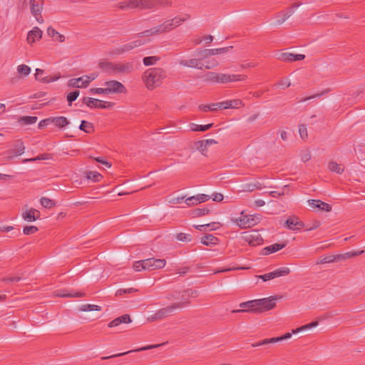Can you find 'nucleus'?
Listing matches in <instances>:
<instances>
[{
  "label": "nucleus",
  "instance_id": "f257e3e1",
  "mask_svg": "<svg viewBox=\"0 0 365 365\" xmlns=\"http://www.w3.org/2000/svg\"><path fill=\"white\" fill-rule=\"evenodd\" d=\"M98 67L111 76H125L134 71L133 62H112L103 59L99 61Z\"/></svg>",
  "mask_w": 365,
  "mask_h": 365
},
{
  "label": "nucleus",
  "instance_id": "f03ea898",
  "mask_svg": "<svg viewBox=\"0 0 365 365\" xmlns=\"http://www.w3.org/2000/svg\"><path fill=\"white\" fill-rule=\"evenodd\" d=\"M171 5L170 0H125L118 3L115 7L120 10L128 9H152L158 6H168Z\"/></svg>",
  "mask_w": 365,
  "mask_h": 365
},
{
  "label": "nucleus",
  "instance_id": "7ed1b4c3",
  "mask_svg": "<svg viewBox=\"0 0 365 365\" xmlns=\"http://www.w3.org/2000/svg\"><path fill=\"white\" fill-rule=\"evenodd\" d=\"M190 18V16L186 14L184 17L176 16L172 19L165 21L160 25L154 26L150 29L145 30L138 34V36H149L157 35L162 33L168 32L173 29L179 26L182 22L185 21Z\"/></svg>",
  "mask_w": 365,
  "mask_h": 365
},
{
  "label": "nucleus",
  "instance_id": "20e7f679",
  "mask_svg": "<svg viewBox=\"0 0 365 365\" xmlns=\"http://www.w3.org/2000/svg\"><path fill=\"white\" fill-rule=\"evenodd\" d=\"M167 77L165 69L156 67L146 70L143 75V80L149 90H153L161 85L163 79Z\"/></svg>",
  "mask_w": 365,
  "mask_h": 365
},
{
  "label": "nucleus",
  "instance_id": "39448f33",
  "mask_svg": "<svg viewBox=\"0 0 365 365\" xmlns=\"http://www.w3.org/2000/svg\"><path fill=\"white\" fill-rule=\"evenodd\" d=\"M190 304V301L188 300L174 302L155 312L154 314L148 317V320L149 322L163 320L170 316H172L175 309L185 307Z\"/></svg>",
  "mask_w": 365,
  "mask_h": 365
},
{
  "label": "nucleus",
  "instance_id": "423d86ee",
  "mask_svg": "<svg viewBox=\"0 0 365 365\" xmlns=\"http://www.w3.org/2000/svg\"><path fill=\"white\" fill-rule=\"evenodd\" d=\"M165 264V259L152 257L135 262L133 264V268L136 272L142 270L154 271L163 268Z\"/></svg>",
  "mask_w": 365,
  "mask_h": 365
},
{
  "label": "nucleus",
  "instance_id": "0eeeda50",
  "mask_svg": "<svg viewBox=\"0 0 365 365\" xmlns=\"http://www.w3.org/2000/svg\"><path fill=\"white\" fill-rule=\"evenodd\" d=\"M262 217L260 214L245 215L235 220L237 225L241 228L251 227L258 224Z\"/></svg>",
  "mask_w": 365,
  "mask_h": 365
},
{
  "label": "nucleus",
  "instance_id": "6e6552de",
  "mask_svg": "<svg viewBox=\"0 0 365 365\" xmlns=\"http://www.w3.org/2000/svg\"><path fill=\"white\" fill-rule=\"evenodd\" d=\"M275 297L257 299L256 313H262L274 309L276 306Z\"/></svg>",
  "mask_w": 365,
  "mask_h": 365
},
{
  "label": "nucleus",
  "instance_id": "1a4fd4ad",
  "mask_svg": "<svg viewBox=\"0 0 365 365\" xmlns=\"http://www.w3.org/2000/svg\"><path fill=\"white\" fill-rule=\"evenodd\" d=\"M103 86L106 88V95L127 93V89L125 86L115 80L106 81L104 83Z\"/></svg>",
  "mask_w": 365,
  "mask_h": 365
},
{
  "label": "nucleus",
  "instance_id": "9d476101",
  "mask_svg": "<svg viewBox=\"0 0 365 365\" xmlns=\"http://www.w3.org/2000/svg\"><path fill=\"white\" fill-rule=\"evenodd\" d=\"M242 238L251 246H257L263 242V239L257 230L244 232Z\"/></svg>",
  "mask_w": 365,
  "mask_h": 365
},
{
  "label": "nucleus",
  "instance_id": "9b49d317",
  "mask_svg": "<svg viewBox=\"0 0 365 365\" xmlns=\"http://www.w3.org/2000/svg\"><path fill=\"white\" fill-rule=\"evenodd\" d=\"M43 6V0H30L31 13L39 24H42L43 22V19L41 16Z\"/></svg>",
  "mask_w": 365,
  "mask_h": 365
},
{
  "label": "nucleus",
  "instance_id": "f8f14e48",
  "mask_svg": "<svg viewBox=\"0 0 365 365\" xmlns=\"http://www.w3.org/2000/svg\"><path fill=\"white\" fill-rule=\"evenodd\" d=\"M83 103L89 108H108L113 106V103L108 101H103L96 98L85 97L83 99Z\"/></svg>",
  "mask_w": 365,
  "mask_h": 365
},
{
  "label": "nucleus",
  "instance_id": "ddd939ff",
  "mask_svg": "<svg viewBox=\"0 0 365 365\" xmlns=\"http://www.w3.org/2000/svg\"><path fill=\"white\" fill-rule=\"evenodd\" d=\"M230 48H232V46H228L220 48H211V49H205L202 51H200L197 52V56L200 58H205L211 56H215L217 54H221L227 52Z\"/></svg>",
  "mask_w": 365,
  "mask_h": 365
},
{
  "label": "nucleus",
  "instance_id": "4468645a",
  "mask_svg": "<svg viewBox=\"0 0 365 365\" xmlns=\"http://www.w3.org/2000/svg\"><path fill=\"white\" fill-rule=\"evenodd\" d=\"M285 226L289 230L296 231L302 229L304 224L299 219V217L296 216H290L286 220Z\"/></svg>",
  "mask_w": 365,
  "mask_h": 365
},
{
  "label": "nucleus",
  "instance_id": "2eb2a0df",
  "mask_svg": "<svg viewBox=\"0 0 365 365\" xmlns=\"http://www.w3.org/2000/svg\"><path fill=\"white\" fill-rule=\"evenodd\" d=\"M256 305H257V299L247 301L246 302H242L240 304V307L242 308L241 309H234L232 311V313H240L244 312H252L256 313Z\"/></svg>",
  "mask_w": 365,
  "mask_h": 365
},
{
  "label": "nucleus",
  "instance_id": "dca6fc26",
  "mask_svg": "<svg viewBox=\"0 0 365 365\" xmlns=\"http://www.w3.org/2000/svg\"><path fill=\"white\" fill-rule=\"evenodd\" d=\"M160 346H161V344L148 345V346H143V347H140L139 349H134V350H130V351H128L123 352V353L113 354V355H110V356H103V357H101V359L102 360H106V359H108L118 357V356H124V355H126V354H128L129 353L134 352V351L136 352V351H145V350H150V349H154V348L159 347Z\"/></svg>",
  "mask_w": 365,
  "mask_h": 365
},
{
  "label": "nucleus",
  "instance_id": "f3484780",
  "mask_svg": "<svg viewBox=\"0 0 365 365\" xmlns=\"http://www.w3.org/2000/svg\"><path fill=\"white\" fill-rule=\"evenodd\" d=\"M217 142L214 139H206L198 140L195 142V145L196 148L202 153V154L205 155V152L207 151V148L214 144H217Z\"/></svg>",
  "mask_w": 365,
  "mask_h": 365
},
{
  "label": "nucleus",
  "instance_id": "a211bd4d",
  "mask_svg": "<svg viewBox=\"0 0 365 365\" xmlns=\"http://www.w3.org/2000/svg\"><path fill=\"white\" fill-rule=\"evenodd\" d=\"M200 59L201 58H199V59H197V58H192L190 60L182 59L179 61V63L183 66L190 67V68H196L197 69L202 70L204 68V65L200 62Z\"/></svg>",
  "mask_w": 365,
  "mask_h": 365
},
{
  "label": "nucleus",
  "instance_id": "6ab92c4d",
  "mask_svg": "<svg viewBox=\"0 0 365 365\" xmlns=\"http://www.w3.org/2000/svg\"><path fill=\"white\" fill-rule=\"evenodd\" d=\"M308 203L313 208H318L327 212H330L331 210V207L329 204L319 200H309Z\"/></svg>",
  "mask_w": 365,
  "mask_h": 365
},
{
  "label": "nucleus",
  "instance_id": "aec40b11",
  "mask_svg": "<svg viewBox=\"0 0 365 365\" xmlns=\"http://www.w3.org/2000/svg\"><path fill=\"white\" fill-rule=\"evenodd\" d=\"M25 146L21 140H17L13 145V149L8 150V154H12L14 155H21L24 153Z\"/></svg>",
  "mask_w": 365,
  "mask_h": 365
},
{
  "label": "nucleus",
  "instance_id": "412c9836",
  "mask_svg": "<svg viewBox=\"0 0 365 365\" xmlns=\"http://www.w3.org/2000/svg\"><path fill=\"white\" fill-rule=\"evenodd\" d=\"M43 72H44L43 70L40 69V68H36V73H35V78L36 80L40 81L44 83H48L55 81L57 79H58L60 77L59 76H45L43 78H41V76L43 75Z\"/></svg>",
  "mask_w": 365,
  "mask_h": 365
},
{
  "label": "nucleus",
  "instance_id": "4be33fe9",
  "mask_svg": "<svg viewBox=\"0 0 365 365\" xmlns=\"http://www.w3.org/2000/svg\"><path fill=\"white\" fill-rule=\"evenodd\" d=\"M41 36L42 31L38 27H34L28 33L27 41L29 43H33L36 41V39H40Z\"/></svg>",
  "mask_w": 365,
  "mask_h": 365
},
{
  "label": "nucleus",
  "instance_id": "5701e85b",
  "mask_svg": "<svg viewBox=\"0 0 365 365\" xmlns=\"http://www.w3.org/2000/svg\"><path fill=\"white\" fill-rule=\"evenodd\" d=\"M40 216L39 211L31 208L29 210H26L22 214L24 220L28 222H33L38 219Z\"/></svg>",
  "mask_w": 365,
  "mask_h": 365
},
{
  "label": "nucleus",
  "instance_id": "b1692460",
  "mask_svg": "<svg viewBox=\"0 0 365 365\" xmlns=\"http://www.w3.org/2000/svg\"><path fill=\"white\" fill-rule=\"evenodd\" d=\"M50 123L59 128H63L70 123L69 120L63 116L50 117Z\"/></svg>",
  "mask_w": 365,
  "mask_h": 365
},
{
  "label": "nucleus",
  "instance_id": "393cba45",
  "mask_svg": "<svg viewBox=\"0 0 365 365\" xmlns=\"http://www.w3.org/2000/svg\"><path fill=\"white\" fill-rule=\"evenodd\" d=\"M293 11H282L277 14L276 19L277 21L276 24L277 25H281L283 24L289 17H290L293 14Z\"/></svg>",
  "mask_w": 365,
  "mask_h": 365
},
{
  "label": "nucleus",
  "instance_id": "a878e982",
  "mask_svg": "<svg viewBox=\"0 0 365 365\" xmlns=\"http://www.w3.org/2000/svg\"><path fill=\"white\" fill-rule=\"evenodd\" d=\"M47 34L49 36L52 37L53 41L63 43L65 41V36L63 34H59L53 27L49 26L47 29Z\"/></svg>",
  "mask_w": 365,
  "mask_h": 365
},
{
  "label": "nucleus",
  "instance_id": "bb28decb",
  "mask_svg": "<svg viewBox=\"0 0 365 365\" xmlns=\"http://www.w3.org/2000/svg\"><path fill=\"white\" fill-rule=\"evenodd\" d=\"M285 247V244H273L272 245L264 247L262 250V253L264 255L276 252Z\"/></svg>",
  "mask_w": 365,
  "mask_h": 365
},
{
  "label": "nucleus",
  "instance_id": "cd10ccee",
  "mask_svg": "<svg viewBox=\"0 0 365 365\" xmlns=\"http://www.w3.org/2000/svg\"><path fill=\"white\" fill-rule=\"evenodd\" d=\"M201 243L205 245H212L217 244L218 239L212 235L208 234L201 238Z\"/></svg>",
  "mask_w": 365,
  "mask_h": 365
},
{
  "label": "nucleus",
  "instance_id": "c85d7f7f",
  "mask_svg": "<svg viewBox=\"0 0 365 365\" xmlns=\"http://www.w3.org/2000/svg\"><path fill=\"white\" fill-rule=\"evenodd\" d=\"M328 168L331 172H334L337 174H341L344 170V168L341 165L334 161H330L328 163Z\"/></svg>",
  "mask_w": 365,
  "mask_h": 365
},
{
  "label": "nucleus",
  "instance_id": "c756f323",
  "mask_svg": "<svg viewBox=\"0 0 365 365\" xmlns=\"http://www.w3.org/2000/svg\"><path fill=\"white\" fill-rule=\"evenodd\" d=\"M213 123H209L207 125H197L195 123L190 124V130L192 131H201L205 132L212 128Z\"/></svg>",
  "mask_w": 365,
  "mask_h": 365
},
{
  "label": "nucleus",
  "instance_id": "7c9ffc66",
  "mask_svg": "<svg viewBox=\"0 0 365 365\" xmlns=\"http://www.w3.org/2000/svg\"><path fill=\"white\" fill-rule=\"evenodd\" d=\"M51 159V155L49 153H43L38 155L36 158H26L22 160V163H26L29 162H36L37 160H44Z\"/></svg>",
  "mask_w": 365,
  "mask_h": 365
},
{
  "label": "nucleus",
  "instance_id": "2f4dec72",
  "mask_svg": "<svg viewBox=\"0 0 365 365\" xmlns=\"http://www.w3.org/2000/svg\"><path fill=\"white\" fill-rule=\"evenodd\" d=\"M79 129L84 131L86 133H92L94 132L93 125L86 120H82L79 126Z\"/></svg>",
  "mask_w": 365,
  "mask_h": 365
},
{
  "label": "nucleus",
  "instance_id": "473e14b6",
  "mask_svg": "<svg viewBox=\"0 0 365 365\" xmlns=\"http://www.w3.org/2000/svg\"><path fill=\"white\" fill-rule=\"evenodd\" d=\"M38 118L36 116H21L18 122L21 125L34 124L37 121Z\"/></svg>",
  "mask_w": 365,
  "mask_h": 365
},
{
  "label": "nucleus",
  "instance_id": "72a5a7b5",
  "mask_svg": "<svg viewBox=\"0 0 365 365\" xmlns=\"http://www.w3.org/2000/svg\"><path fill=\"white\" fill-rule=\"evenodd\" d=\"M83 82H85L84 76L78 78L71 79L68 82V86L75 88H86L87 86H81V84H83Z\"/></svg>",
  "mask_w": 365,
  "mask_h": 365
},
{
  "label": "nucleus",
  "instance_id": "f704fd0d",
  "mask_svg": "<svg viewBox=\"0 0 365 365\" xmlns=\"http://www.w3.org/2000/svg\"><path fill=\"white\" fill-rule=\"evenodd\" d=\"M145 43V41H143L141 39H138V40H135V41H133L132 42H130V43H128L126 44H125V50L128 51L133 50V48H137L140 46H142L143 44Z\"/></svg>",
  "mask_w": 365,
  "mask_h": 365
},
{
  "label": "nucleus",
  "instance_id": "c9c22d12",
  "mask_svg": "<svg viewBox=\"0 0 365 365\" xmlns=\"http://www.w3.org/2000/svg\"><path fill=\"white\" fill-rule=\"evenodd\" d=\"M145 43V41H143L141 39H138V40H135V41H133L132 42H130V43H128L126 44H125V50L128 51L133 50V48H137L140 46H142L143 44Z\"/></svg>",
  "mask_w": 365,
  "mask_h": 365
},
{
  "label": "nucleus",
  "instance_id": "e433bc0d",
  "mask_svg": "<svg viewBox=\"0 0 365 365\" xmlns=\"http://www.w3.org/2000/svg\"><path fill=\"white\" fill-rule=\"evenodd\" d=\"M185 296L195 298L198 296V292L195 289H187L184 290L180 302L187 301V300L190 301L188 299H185Z\"/></svg>",
  "mask_w": 365,
  "mask_h": 365
},
{
  "label": "nucleus",
  "instance_id": "4c0bfd02",
  "mask_svg": "<svg viewBox=\"0 0 365 365\" xmlns=\"http://www.w3.org/2000/svg\"><path fill=\"white\" fill-rule=\"evenodd\" d=\"M160 57L156 56L144 57L143 63L145 66H153L157 63L160 61Z\"/></svg>",
  "mask_w": 365,
  "mask_h": 365
},
{
  "label": "nucleus",
  "instance_id": "58836bf2",
  "mask_svg": "<svg viewBox=\"0 0 365 365\" xmlns=\"http://www.w3.org/2000/svg\"><path fill=\"white\" fill-rule=\"evenodd\" d=\"M219 73L207 72L202 77L205 81L217 83Z\"/></svg>",
  "mask_w": 365,
  "mask_h": 365
},
{
  "label": "nucleus",
  "instance_id": "ea45409f",
  "mask_svg": "<svg viewBox=\"0 0 365 365\" xmlns=\"http://www.w3.org/2000/svg\"><path fill=\"white\" fill-rule=\"evenodd\" d=\"M277 58L284 62H293L294 61V54L292 53H282Z\"/></svg>",
  "mask_w": 365,
  "mask_h": 365
},
{
  "label": "nucleus",
  "instance_id": "a19ab883",
  "mask_svg": "<svg viewBox=\"0 0 365 365\" xmlns=\"http://www.w3.org/2000/svg\"><path fill=\"white\" fill-rule=\"evenodd\" d=\"M210 213V210L207 207L196 208L192 210V215L195 217L207 215Z\"/></svg>",
  "mask_w": 365,
  "mask_h": 365
},
{
  "label": "nucleus",
  "instance_id": "79ce46f5",
  "mask_svg": "<svg viewBox=\"0 0 365 365\" xmlns=\"http://www.w3.org/2000/svg\"><path fill=\"white\" fill-rule=\"evenodd\" d=\"M275 277L286 276L289 274L290 269L287 267H282L274 270Z\"/></svg>",
  "mask_w": 365,
  "mask_h": 365
},
{
  "label": "nucleus",
  "instance_id": "37998d69",
  "mask_svg": "<svg viewBox=\"0 0 365 365\" xmlns=\"http://www.w3.org/2000/svg\"><path fill=\"white\" fill-rule=\"evenodd\" d=\"M86 178L93 182H98L102 178V175L98 172L90 171L86 173Z\"/></svg>",
  "mask_w": 365,
  "mask_h": 365
},
{
  "label": "nucleus",
  "instance_id": "c03bdc74",
  "mask_svg": "<svg viewBox=\"0 0 365 365\" xmlns=\"http://www.w3.org/2000/svg\"><path fill=\"white\" fill-rule=\"evenodd\" d=\"M318 325V322H312L309 324H305V325H303L296 329H293L292 330V333L293 334H297L301 331H303V330H306V329H310V328H313V327H315Z\"/></svg>",
  "mask_w": 365,
  "mask_h": 365
},
{
  "label": "nucleus",
  "instance_id": "a18cd8bd",
  "mask_svg": "<svg viewBox=\"0 0 365 365\" xmlns=\"http://www.w3.org/2000/svg\"><path fill=\"white\" fill-rule=\"evenodd\" d=\"M80 310L83 312H90L94 310L100 311L101 310V307L96 304H83L80 307Z\"/></svg>",
  "mask_w": 365,
  "mask_h": 365
},
{
  "label": "nucleus",
  "instance_id": "49530a36",
  "mask_svg": "<svg viewBox=\"0 0 365 365\" xmlns=\"http://www.w3.org/2000/svg\"><path fill=\"white\" fill-rule=\"evenodd\" d=\"M126 52H128V51L125 50V46L123 45L109 51V54L111 56H118Z\"/></svg>",
  "mask_w": 365,
  "mask_h": 365
},
{
  "label": "nucleus",
  "instance_id": "de8ad7c7",
  "mask_svg": "<svg viewBox=\"0 0 365 365\" xmlns=\"http://www.w3.org/2000/svg\"><path fill=\"white\" fill-rule=\"evenodd\" d=\"M18 73L21 74L24 76H28L31 72V68L29 66L22 64L17 67Z\"/></svg>",
  "mask_w": 365,
  "mask_h": 365
},
{
  "label": "nucleus",
  "instance_id": "09e8293b",
  "mask_svg": "<svg viewBox=\"0 0 365 365\" xmlns=\"http://www.w3.org/2000/svg\"><path fill=\"white\" fill-rule=\"evenodd\" d=\"M85 295L84 293L80 292H75L71 293H58L57 296L61 297H82Z\"/></svg>",
  "mask_w": 365,
  "mask_h": 365
},
{
  "label": "nucleus",
  "instance_id": "8fccbe9b",
  "mask_svg": "<svg viewBox=\"0 0 365 365\" xmlns=\"http://www.w3.org/2000/svg\"><path fill=\"white\" fill-rule=\"evenodd\" d=\"M79 91L78 90H76V91H73L71 93H69L67 96V101L68 102V105L71 106V103L76 100V98H78V96H79Z\"/></svg>",
  "mask_w": 365,
  "mask_h": 365
},
{
  "label": "nucleus",
  "instance_id": "3c124183",
  "mask_svg": "<svg viewBox=\"0 0 365 365\" xmlns=\"http://www.w3.org/2000/svg\"><path fill=\"white\" fill-rule=\"evenodd\" d=\"M41 204L45 208H51L55 205V203L53 202V200L46 197L41 198Z\"/></svg>",
  "mask_w": 365,
  "mask_h": 365
},
{
  "label": "nucleus",
  "instance_id": "603ef678",
  "mask_svg": "<svg viewBox=\"0 0 365 365\" xmlns=\"http://www.w3.org/2000/svg\"><path fill=\"white\" fill-rule=\"evenodd\" d=\"M98 77V74L96 73H92L90 75H86L84 76L85 78V82H83V83L86 84H81V86H88L92 81L96 79Z\"/></svg>",
  "mask_w": 365,
  "mask_h": 365
},
{
  "label": "nucleus",
  "instance_id": "864d4df0",
  "mask_svg": "<svg viewBox=\"0 0 365 365\" xmlns=\"http://www.w3.org/2000/svg\"><path fill=\"white\" fill-rule=\"evenodd\" d=\"M299 133L302 140H306L308 138L307 129L305 125H299Z\"/></svg>",
  "mask_w": 365,
  "mask_h": 365
},
{
  "label": "nucleus",
  "instance_id": "5fc2aeb1",
  "mask_svg": "<svg viewBox=\"0 0 365 365\" xmlns=\"http://www.w3.org/2000/svg\"><path fill=\"white\" fill-rule=\"evenodd\" d=\"M262 187L260 185L259 182H257V183H250V184H247L245 185V190H247V191H250V192H252L255 190H261Z\"/></svg>",
  "mask_w": 365,
  "mask_h": 365
},
{
  "label": "nucleus",
  "instance_id": "6e6d98bb",
  "mask_svg": "<svg viewBox=\"0 0 365 365\" xmlns=\"http://www.w3.org/2000/svg\"><path fill=\"white\" fill-rule=\"evenodd\" d=\"M38 231V228L36 226H26L23 230V233L26 235L34 234Z\"/></svg>",
  "mask_w": 365,
  "mask_h": 365
},
{
  "label": "nucleus",
  "instance_id": "4d7b16f0",
  "mask_svg": "<svg viewBox=\"0 0 365 365\" xmlns=\"http://www.w3.org/2000/svg\"><path fill=\"white\" fill-rule=\"evenodd\" d=\"M247 78V76L245 75H230V78H228V82H235L240 81H244Z\"/></svg>",
  "mask_w": 365,
  "mask_h": 365
},
{
  "label": "nucleus",
  "instance_id": "13d9d810",
  "mask_svg": "<svg viewBox=\"0 0 365 365\" xmlns=\"http://www.w3.org/2000/svg\"><path fill=\"white\" fill-rule=\"evenodd\" d=\"M176 238L179 240V241H182V242H190L191 241V239H192V237L190 235H188V234H185V233H179L178 234V235L176 236Z\"/></svg>",
  "mask_w": 365,
  "mask_h": 365
},
{
  "label": "nucleus",
  "instance_id": "bf43d9fd",
  "mask_svg": "<svg viewBox=\"0 0 365 365\" xmlns=\"http://www.w3.org/2000/svg\"><path fill=\"white\" fill-rule=\"evenodd\" d=\"M292 334V333L287 332L281 336L272 338V341H273V343L282 341L283 340L288 339L291 338Z\"/></svg>",
  "mask_w": 365,
  "mask_h": 365
},
{
  "label": "nucleus",
  "instance_id": "052dcab7",
  "mask_svg": "<svg viewBox=\"0 0 365 365\" xmlns=\"http://www.w3.org/2000/svg\"><path fill=\"white\" fill-rule=\"evenodd\" d=\"M260 279H262L264 282H267L268 280L276 278L274 271L272 272L266 273L262 275L259 276Z\"/></svg>",
  "mask_w": 365,
  "mask_h": 365
},
{
  "label": "nucleus",
  "instance_id": "680f3d73",
  "mask_svg": "<svg viewBox=\"0 0 365 365\" xmlns=\"http://www.w3.org/2000/svg\"><path fill=\"white\" fill-rule=\"evenodd\" d=\"M195 197L198 203L206 202L211 197L210 195L205 194H198L195 195Z\"/></svg>",
  "mask_w": 365,
  "mask_h": 365
},
{
  "label": "nucleus",
  "instance_id": "e2e57ef3",
  "mask_svg": "<svg viewBox=\"0 0 365 365\" xmlns=\"http://www.w3.org/2000/svg\"><path fill=\"white\" fill-rule=\"evenodd\" d=\"M231 108H239L244 106L243 102L240 99L230 100Z\"/></svg>",
  "mask_w": 365,
  "mask_h": 365
},
{
  "label": "nucleus",
  "instance_id": "0e129e2a",
  "mask_svg": "<svg viewBox=\"0 0 365 365\" xmlns=\"http://www.w3.org/2000/svg\"><path fill=\"white\" fill-rule=\"evenodd\" d=\"M218 81L219 83H228V78H230V74L226 73H219L218 75Z\"/></svg>",
  "mask_w": 365,
  "mask_h": 365
},
{
  "label": "nucleus",
  "instance_id": "69168bd1",
  "mask_svg": "<svg viewBox=\"0 0 365 365\" xmlns=\"http://www.w3.org/2000/svg\"><path fill=\"white\" fill-rule=\"evenodd\" d=\"M137 289L134 288H129V289H120L117 291L116 295H122L123 294H130L136 292Z\"/></svg>",
  "mask_w": 365,
  "mask_h": 365
},
{
  "label": "nucleus",
  "instance_id": "338daca9",
  "mask_svg": "<svg viewBox=\"0 0 365 365\" xmlns=\"http://www.w3.org/2000/svg\"><path fill=\"white\" fill-rule=\"evenodd\" d=\"M185 202L187 206H192L198 204L195 195L186 198Z\"/></svg>",
  "mask_w": 365,
  "mask_h": 365
},
{
  "label": "nucleus",
  "instance_id": "774afa93",
  "mask_svg": "<svg viewBox=\"0 0 365 365\" xmlns=\"http://www.w3.org/2000/svg\"><path fill=\"white\" fill-rule=\"evenodd\" d=\"M165 298L168 300H177L180 299V294L178 292L168 293L166 294Z\"/></svg>",
  "mask_w": 365,
  "mask_h": 365
}]
</instances>
